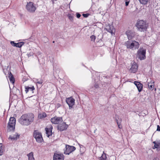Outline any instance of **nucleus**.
Listing matches in <instances>:
<instances>
[{
    "mask_svg": "<svg viewBox=\"0 0 160 160\" xmlns=\"http://www.w3.org/2000/svg\"><path fill=\"white\" fill-rule=\"evenodd\" d=\"M34 117L32 113L23 114L19 119V122L22 125L28 126L33 121Z\"/></svg>",
    "mask_w": 160,
    "mask_h": 160,
    "instance_id": "nucleus-1",
    "label": "nucleus"
},
{
    "mask_svg": "<svg viewBox=\"0 0 160 160\" xmlns=\"http://www.w3.org/2000/svg\"><path fill=\"white\" fill-rule=\"evenodd\" d=\"M136 26L138 31L141 32H144L146 31L148 25L144 21L139 20L137 21Z\"/></svg>",
    "mask_w": 160,
    "mask_h": 160,
    "instance_id": "nucleus-2",
    "label": "nucleus"
},
{
    "mask_svg": "<svg viewBox=\"0 0 160 160\" xmlns=\"http://www.w3.org/2000/svg\"><path fill=\"white\" fill-rule=\"evenodd\" d=\"M125 45L128 48L136 49L139 48V44L138 42L134 40L128 41L126 42Z\"/></svg>",
    "mask_w": 160,
    "mask_h": 160,
    "instance_id": "nucleus-3",
    "label": "nucleus"
},
{
    "mask_svg": "<svg viewBox=\"0 0 160 160\" xmlns=\"http://www.w3.org/2000/svg\"><path fill=\"white\" fill-rule=\"evenodd\" d=\"M15 124L16 119L15 118L13 117H11L8 124V132H10L14 130L15 128Z\"/></svg>",
    "mask_w": 160,
    "mask_h": 160,
    "instance_id": "nucleus-4",
    "label": "nucleus"
},
{
    "mask_svg": "<svg viewBox=\"0 0 160 160\" xmlns=\"http://www.w3.org/2000/svg\"><path fill=\"white\" fill-rule=\"evenodd\" d=\"M146 50L140 48L137 52V56L140 60L146 58Z\"/></svg>",
    "mask_w": 160,
    "mask_h": 160,
    "instance_id": "nucleus-5",
    "label": "nucleus"
},
{
    "mask_svg": "<svg viewBox=\"0 0 160 160\" xmlns=\"http://www.w3.org/2000/svg\"><path fill=\"white\" fill-rule=\"evenodd\" d=\"M33 136L38 142H41L43 140L41 133L37 130L34 131Z\"/></svg>",
    "mask_w": 160,
    "mask_h": 160,
    "instance_id": "nucleus-6",
    "label": "nucleus"
},
{
    "mask_svg": "<svg viewBox=\"0 0 160 160\" xmlns=\"http://www.w3.org/2000/svg\"><path fill=\"white\" fill-rule=\"evenodd\" d=\"M65 149V150H64V154L69 155L70 153L75 150L76 148L73 146L66 145Z\"/></svg>",
    "mask_w": 160,
    "mask_h": 160,
    "instance_id": "nucleus-7",
    "label": "nucleus"
},
{
    "mask_svg": "<svg viewBox=\"0 0 160 160\" xmlns=\"http://www.w3.org/2000/svg\"><path fill=\"white\" fill-rule=\"evenodd\" d=\"M26 8L28 12H34L36 9L35 7L33 5V3L32 2L28 3Z\"/></svg>",
    "mask_w": 160,
    "mask_h": 160,
    "instance_id": "nucleus-8",
    "label": "nucleus"
},
{
    "mask_svg": "<svg viewBox=\"0 0 160 160\" xmlns=\"http://www.w3.org/2000/svg\"><path fill=\"white\" fill-rule=\"evenodd\" d=\"M66 101L69 106V109H72L73 108V105L75 103V99H74L71 97L67 98Z\"/></svg>",
    "mask_w": 160,
    "mask_h": 160,
    "instance_id": "nucleus-9",
    "label": "nucleus"
},
{
    "mask_svg": "<svg viewBox=\"0 0 160 160\" xmlns=\"http://www.w3.org/2000/svg\"><path fill=\"white\" fill-rule=\"evenodd\" d=\"M51 121L52 123L58 124L62 122V118L54 117L51 119Z\"/></svg>",
    "mask_w": 160,
    "mask_h": 160,
    "instance_id": "nucleus-10",
    "label": "nucleus"
},
{
    "mask_svg": "<svg viewBox=\"0 0 160 160\" xmlns=\"http://www.w3.org/2000/svg\"><path fill=\"white\" fill-rule=\"evenodd\" d=\"M64 156L63 154L54 153L53 156V160H64Z\"/></svg>",
    "mask_w": 160,
    "mask_h": 160,
    "instance_id": "nucleus-11",
    "label": "nucleus"
},
{
    "mask_svg": "<svg viewBox=\"0 0 160 160\" xmlns=\"http://www.w3.org/2000/svg\"><path fill=\"white\" fill-rule=\"evenodd\" d=\"M68 127V125L66 124V123L63 122L61 124H59L58 126V129L60 131H62L64 130H66Z\"/></svg>",
    "mask_w": 160,
    "mask_h": 160,
    "instance_id": "nucleus-12",
    "label": "nucleus"
},
{
    "mask_svg": "<svg viewBox=\"0 0 160 160\" xmlns=\"http://www.w3.org/2000/svg\"><path fill=\"white\" fill-rule=\"evenodd\" d=\"M126 34L129 40L131 39L133 37H134L135 35V33L134 32L129 30L127 31L126 32Z\"/></svg>",
    "mask_w": 160,
    "mask_h": 160,
    "instance_id": "nucleus-13",
    "label": "nucleus"
},
{
    "mask_svg": "<svg viewBox=\"0 0 160 160\" xmlns=\"http://www.w3.org/2000/svg\"><path fill=\"white\" fill-rule=\"evenodd\" d=\"M10 43L12 46L16 47L21 48L25 43L24 42H21L18 43H15L14 41H11Z\"/></svg>",
    "mask_w": 160,
    "mask_h": 160,
    "instance_id": "nucleus-14",
    "label": "nucleus"
},
{
    "mask_svg": "<svg viewBox=\"0 0 160 160\" xmlns=\"http://www.w3.org/2000/svg\"><path fill=\"white\" fill-rule=\"evenodd\" d=\"M134 83L137 87L138 92H141L142 91L143 88L142 84L138 81H135Z\"/></svg>",
    "mask_w": 160,
    "mask_h": 160,
    "instance_id": "nucleus-15",
    "label": "nucleus"
},
{
    "mask_svg": "<svg viewBox=\"0 0 160 160\" xmlns=\"http://www.w3.org/2000/svg\"><path fill=\"white\" fill-rule=\"evenodd\" d=\"M138 68V66L137 63L135 62H134L133 64H132V67L130 70L132 72L135 73L137 71Z\"/></svg>",
    "mask_w": 160,
    "mask_h": 160,
    "instance_id": "nucleus-16",
    "label": "nucleus"
},
{
    "mask_svg": "<svg viewBox=\"0 0 160 160\" xmlns=\"http://www.w3.org/2000/svg\"><path fill=\"white\" fill-rule=\"evenodd\" d=\"M52 127H50L49 128H45L46 133L48 137H49V136L52 135Z\"/></svg>",
    "mask_w": 160,
    "mask_h": 160,
    "instance_id": "nucleus-17",
    "label": "nucleus"
},
{
    "mask_svg": "<svg viewBox=\"0 0 160 160\" xmlns=\"http://www.w3.org/2000/svg\"><path fill=\"white\" fill-rule=\"evenodd\" d=\"M105 29L112 34L113 31H114L113 27L112 25H109L107 26Z\"/></svg>",
    "mask_w": 160,
    "mask_h": 160,
    "instance_id": "nucleus-18",
    "label": "nucleus"
},
{
    "mask_svg": "<svg viewBox=\"0 0 160 160\" xmlns=\"http://www.w3.org/2000/svg\"><path fill=\"white\" fill-rule=\"evenodd\" d=\"M148 87L149 89L152 90L154 87V82L153 81L151 80L148 82Z\"/></svg>",
    "mask_w": 160,
    "mask_h": 160,
    "instance_id": "nucleus-19",
    "label": "nucleus"
},
{
    "mask_svg": "<svg viewBox=\"0 0 160 160\" xmlns=\"http://www.w3.org/2000/svg\"><path fill=\"white\" fill-rule=\"evenodd\" d=\"M25 91L26 93H27L29 91L32 92H33V91L35 89L34 87L33 86L31 87L28 86H25Z\"/></svg>",
    "mask_w": 160,
    "mask_h": 160,
    "instance_id": "nucleus-20",
    "label": "nucleus"
},
{
    "mask_svg": "<svg viewBox=\"0 0 160 160\" xmlns=\"http://www.w3.org/2000/svg\"><path fill=\"white\" fill-rule=\"evenodd\" d=\"M19 135L17 133H16L13 136H9V138L10 139L12 140H16L18 138H19Z\"/></svg>",
    "mask_w": 160,
    "mask_h": 160,
    "instance_id": "nucleus-21",
    "label": "nucleus"
},
{
    "mask_svg": "<svg viewBox=\"0 0 160 160\" xmlns=\"http://www.w3.org/2000/svg\"><path fill=\"white\" fill-rule=\"evenodd\" d=\"M153 149L157 148L158 151L160 150V142L157 141V143L155 145H154V147L152 148Z\"/></svg>",
    "mask_w": 160,
    "mask_h": 160,
    "instance_id": "nucleus-22",
    "label": "nucleus"
},
{
    "mask_svg": "<svg viewBox=\"0 0 160 160\" xmlns=\"http://www.w3.org/2000/svg\"><path fill=\"white\" fill-rule=\"evenodd\" d=\"M28 157V160H35L33 158V152H31L27 155Z\"/></svg>",
    "mask_w": 160,
    "mask_h": 160,
    "instance_id": "nucleus-23",
    "label": "nucleus"
},
{
    "mask_svg": "<svg viewBox=\"0 0 160 160\" xmlns=\"http://www.w3.org/2000/svg\"><path fill=\"white\" fill-rule=\"evenodd\" d=\"M9 78L10 81L12 83H14L15 81L14 78L13 77V75L10 72H9Z\"/></svg>",
    "mask_w": 160,
    "mask_h": 160,
    "instance_id": "nucleus-24",
    "label": "nucleus"
},
{
    "mask_svg": "<svg viewBox=\"0 0 160 160\" xmlns=\"http://www.w3.org/2000/svg\"><path fill=\"white\" fill-rule=\"evenodd\" d=\"M141 4L142 5H146L150 0H138Z\"/></svg>",
    "mask_w": 160,
    "mask_h": 160,
    "instance_id": "nucleus-25",
    "label": "nucleus"
},
{
    "mask_svg": "<svg viewBox=\"0 0 160 160\" xmlns=\"http://www.w3.org/2000/svg\"><path fill=\"white\" fill-rule=\"evenodd\" d=\"M106 158L107 157L106 156V154L103 152L102 156L99 157V159L100 160H106Z\"/></svg>",
    "mask_w": 160,
    "mask_h": 160,
    "instance_id": "nucleus-26",
    "label": "nucleus"
},
{
    "mask_svg": "<svg viewBox=\"0 0 160 160\" xmlns=\"http://www.w3.org/2000/svg\"><path fill=\"white\" fill-rule=\"evenodd\" d=\"M46 117V114L45 113H41L39 114L38 117L40 119L44 118Z\"/></svg>",
    "mask_w": 160,
    "mask_h": 160,
    "instance_id": "nucleus-27",
    "label": "nucleus"
},
{
    "mask_svg": "<svg viewBox=\"0 0 160 160\" xmlns=\"http://www.w3.org/2000/svg\"><path fill=\"white\" fill-rule=\"evenodd\" d=\"M67 16L69 19L72 22L73 20V16L70 14H68Z\"/></svg>",
    "mask_w": 160,
    "mask_h": 160,
    "instance_id": "nucleus-28",
    "label": "nucleus"
},
{
    "mask_svg": "<svg viewBox=\"0 0 160 160\" xmlns=\"http://www.w3.org/2000/svg\"><path fill=\"white\" fill-rule=\"evenodd\" d=\"M37 83L38 84H41L43 82V80L42 79H37Z\"/></svg>",
    "mask_w": 160,
    "mask_h": 160,
    "instance_id": "nucleus-29",
    "label": "nucleus"
},
{
    "mask_svg": "<svg viewBox=\"0 0 160 160\" xmlns=\"http://www.w3.org/2000/svg\"><path fill=\"white\" fill-rule=\"evenodd\" d=\"M122 121V119L121 118H118V120L116 119V122L117 123V124H118L119 123H121Z\"/></svg>",
    "mask_w": 160,
    "mask_h": 160,
    "instance_id": "nucleus-30",
    "label": "nucleus"
},
{
    "mask_svg": "<svg viewBox=\"0 0 160 160\" xmlns=\"http://www.w3.org/2000/svg\"><path fill=\"white\" fill-rule=\"evenodd\" d=\"M90 38L91 39V41H94L95 39H96V37L95 36L93 35H92L91 37H90Z\"/></svg>",
    "mask_w": 160,
    "mask_h": 160,
    "instance_id": "nucleus-31",
    "label": "nucleus"
},
{
    "mask_svg": "<svg viewBox=\"0 0 160 160\" xmlns=\"http://www.w3.org/2000/svg\"><path fill=\"white\" fill-rule=\"evenodd\" d=\"M4 150V148L0 149V156L2 155L3 154Z\"/></svg>",
    "mask_w": 160,
    "mask_h": 160,
    "instance_id": "nucleus-32",
    "label": "nucleus"
},
{
    "mask_svg": "<svg viewBox=\"0 0 160 160\" xmlns=\"http://www.w3.org/2000/svg\"><path fill=\"white\" fill-rule=\"evenodd\" d=\"M82 15L84 18H87L90 15V14L89 13H83Z\"/></svg>",
    "mask_w": 160,
    "mask_h": 160,
    "instance_id": "nucleus-33",
    "label": "nucleus"
},
{
    "mask_svg": "<svg viewBox=\"0 0 160 160\" xmlns=\"http://www.w3.org/2000/svg\"><path fill=\"white\" fill-rule=\"evenodd\" d=\"M61 106V104H59V103H58L56 104V105L55 108H59Z\"/></svg>",
    "mask_w": 160,
    "mask_h": 160,
    "instance_id": "nucleus-34",
    "label": "nucleus"
},
{
    "mask_svg": "<svg viewBox=\"0 0 160 160\" xmlns=\"http://www.w3.org/2000/svg\"><path fill=\"white\" fill-rule=\"evenodd\" d=\"M130 0H126L125 5L126 6H128L129 2Z\"/></svg>",
    "mask_w": 160,
    "mask_h": 160,
    "instance_id": "nucleus-35",
    "label": "nucleus"
},
{
    "mask_svg": "<svg viewBox=\"0 0 160 160\" xmlns=\"http://www.w3.org/2000/svg\"><path fill=\"white\" fill-rule=\"evenodd\" d=\"M76 14L77 17L78 18H79L81 17V15L78 12H77L76 13Z\"/></svg>",
    "mask_w": 160,
    "mask_h": 160,
    "instance_id": "nucleus-36",
    "label": "nucleus"
},
{
    "mask_svg": "<svg viewBox=\"0 0 160 160\" xmlns=\"http://www.w3.org/2000/svg\"><path fill=\"white\" fill-rule=\"evenodd\" d=\"M118 127L119 128H122V126L121 125V123H119L118 124Z\"/></svg>",
    "mask_w": 160,
    "mask_h": 160,
    "instance_id": "nucleus-37",
    "label": "nucleus"
},
{
    "mask_svg": "<svg viewBox=\"0 0 160 160\" xmlns=\"http://www.w3.org/2000/svg\"><path fill=\"white\" fill-rule=\"evenodd\" d=\"M157 131H160V127L158 125H157Z\"/></svg>",
    "mask_w": 160,
    "mask_h": 160,
    "instance_id": "nucleus-38",
    "label": "nucleus"
},
{
    "mask_svg": "<svg viewBox=\"0 0 160 160\" xmlns=\"http://www.w3.org/2000/svg\"><path fill=\"white\" fill-rule=\"evenodd\" d=\"M2 148H4L3 147L2 143H0V149H2Z\"/></svg>",
    "mask_w": 160,
    "mask_h": 160,
    "instance_id": "nucleus-39",
    "label": "nucleus"
},
{
    "mask_svg": "<svg viewBox=\"0 0 160 160\" xmlns=\"http://www.w3.org/2000/svg\"><path fill=\"white\" fill-rule=\"evenodd\" d=\"M33 55V53L32 52V53H29V54H28V57H29L31 56H32Z\"/></svg>",
    "mask_w": 160,
    "mask_h": 160,
    "instance_id": "nucleus-40",
    "label": "nucleus"
},
{
    "mask_svg": "<svg viewBox=\"0 0 160 160\" xmlns=\"http://www.w3.org/2000/svg\"><path fill=\"white\" fill-rule=\"evenodd\" d=\"M94 87L96 88H98V85L97 84H95V85H94Z\"/></svg>",
    "mask_w": 160,
    "mask_h": 160,
    "instance_id": "nucleus-41",
    "label": "nucleus"
},
{
    "mask_svg": "<svg viewBox=\"0 0 160 160\" xmlns=\"http://www.w3.org/2000/svg\"><path fill=\"white\" fill-rule=\"evenodd\" d=\"M153 143L154 144V145H155L157 143V141H154Z\"/></svg>",
    "mask_w": 160,
    "mask_h": 160,
    "instance_id": "nucleus-42",
    "label": "nucleus"
},
{
    "mask_svg": "<svg viewBox=\"0 0 160 160\" xmlns=\"http://www.w3.org/2000/svg\"><path fill=\"white\" fill-rule=\"evenodd\" d=\"M159 159L158 158H155L153 159V160H158Z\"/></svg>",
    "mask_w": 160,
    "mask_h": 160,
    "instance_id": "nucleus-43",
    "label": "nucleus"
},
{
    "mask_svg": "<svg viewBox=\"0 0 160 160\" xmlns=\"http://www.w3.org/2000/svg\"><path fill=\"white\" fill-rule=\"evenodd\" d=\"M79 146H80V148H81L82 146H82H82V145H80V144H79Z\"/></svg>",
    "mask_w": 160,
    "mask_h": 160,
    "instance_id": "nucleus-44",
    "label": "nucleus"
},
{
    "mask_svg": "<svg viewBox=\"0 0 160 160\" xmlns=\"http://www.w3.org/2000/svg\"><path fill=\"white\" fill-rule=\"evenodd\" d=\"M96 130H97V129H96L94 130V133H95V132H96Z\"/></svg>",
    "mask_w": 160,
    "mask_h": 160,
    "instance_id": "nucleus-45",
    "label": "nucleus"
},
{
    "mask_svg": "<svg viewBox=\"0 0 160 160\" xmlns=\"http://www.w3.org/2000/svg\"><path fill=\"white\" fill-rule=\"evenodd\" d=\"M44 38H45V39H47V38L46 37H44Z\"/></svg>",
    "mask_w": 160,
    "mask_h": 160,
    "instance_id": "nucleus-46",
    "label": "nucleus"
},
{
    "mask_svg": "<svg viewBox=\"0 0 160 160\" xmlns=\"http://www.w3.org/2000/svg\"><path fill=\"white\" fill-rule=\"evenodd\" d=\"M52 42H53V43H54L55 42V41H53Z\"/></svg>",
    "mask_w": 160,
    "mask_h": 160,
    "instance_id": "nucleus-47",
    "label": "nucleus"
},
{
    "mask_svg": "<svg viewBox=\"0 0 160 160\" xmlns=\"http://www.w3.org/2000/svg\"><path fill=\"white\" fill-rule=\"evenodd\" d=\"M155 90H156V88H155Z\"/></svg>",
    "mask_w": 160,
    "mask_h": 160,
    "instance_id": "nucleus-48",
    "label": "nucleus"
}]
</instances>
